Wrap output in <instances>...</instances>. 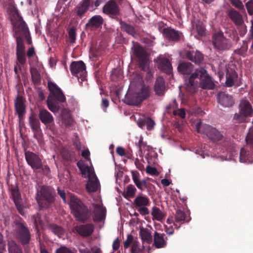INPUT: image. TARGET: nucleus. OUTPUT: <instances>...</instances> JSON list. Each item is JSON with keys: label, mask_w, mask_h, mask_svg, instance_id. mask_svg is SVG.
Returning a JSON list of instances; mask_svg holds the SVG:
<instances>
[{"label": "nucleus", "mask_w": 253, "mask_h": 253, "mask_svg": "<svg viewBox=\"0 0 253 253\" xmlns=\"http://www.w3.org/2000/svg\"><path fill=\"white\" fill-rule=\"evenodd\" d=\"M56 253H74L68 248L65 247H61L56 250Z\"/></svg>", "instance_id": "55"}, {"label": "nucleus", "mask_w": 253, "mask_h": 253, "mask_svg": "<svg viewBox=\"0 0 253 253\" xmlns=\"http://www.w3.org/2000/svg\"><path fill=\"white\" fill-rule=\"evenodd\" d=\"M10 18L15 31L14 36L16 39V54L25 53V48L22 37L28 38V28L17 10H13Z\"/></svg>", "instance_id": "2"}, {"label": "nucleus", "mask_w": 253, "mask_h": 253, "mask_svg": "<svg viewBox=\"0 0 253 253\" xmlns=\"http://www.w3.org/2000/svg\"><path fill=\"white\" fill-rule=\"evenodd\" d=\"M188 217L183 211L180 209L177 210L175 215V228H179L185 221H188Z\"/></svg>", "instance_id": "25"}, {"label": "nucleus", "mask_w": 253, "mask_h": 253, "mask_svg": "<svg viewBox=\"0 0 253 253\" xmlns=\"http://www.w3.org/2000/svg\"><path fill=\"white\" fill-rule=\"evenodd\" d=\"M136 123L138 126L141 128H144L145 126L148 130H152L153 129L155 123L154 121L150 118H144L136 121Z\"/></svg>", "instance_id": "27"}, {"label": "nucleus", "mask_w": 253, "mask_h": 253, "mask_svg": "<svg viewBox=\"0 0 253 253\" xmlns=\"http://www.w3.org/2000/svg\"><path fill=\"white\" fill-rule=\"evenodd\" d=\"M239 111L247 117H251L253 114V109L251 103L247 100H242L239 104Z\"/></svg>", "instance_id": "20"}, {"label": "nucleus", "mask_w": 253, "mask_h": 253, "mask_svg": "<svg viewBox=\"0 0 253 253\" xmlns=\"http://www.w3.org/2000/svg\"><path fill=\"white\" fill-rule=\"evenodd\" d=\"M120 24L123 30L125 31L132 36L135 37L136 35V32L132 26L127 24L126 22L122 21H120Z\"/></svg>", "instance_id": "38"}, {"label": "nucleus", "mask_w": 253, "mask_h": 253, "mask_svg": "<svg viewBox=\"0 0 253 253\" xmlns=\"http://www.w3.org/2000/svg\"><path fill=\"white\" fill-rule=\"evenodd\" d=\"M35 54V49H34V48L33 47L30 48L27 52V55L28 58L31 57Z\"/></svg>", "instance_id": "64"}, {"label": "nucleus", "mask_w": 253, "mask_h": 253, "mask_svg": "<svg viewBox=\"0 0 253 253\" xmlns=\"http://www.w3.org/2000/svg\"><path fill=\"white\" fill-rule=\"evenodd\" d=\"M246 7L249 14L253 15V0H250L246 3Z\"/></svg>", "instance_id": "52"}, {"label": "nucleus", "mask_w": 253, "mask_h": 253, "mask_svg": "<svg viewBox=\"0 0 253 253\" xmlns=\"http://www.w3.org/2000/svg\"><path fill=\"white\" fill-rule=\"evenodd\" d=\"M139 235L143 242L150 243L152 241L153 237L147 229L141 228L140 229Z\"/></svg>", "instance_id": "34"}, {"label": "nucleus", "mask_w": 253, "mask_h": 253, "mask_svg": "<svg viewBox=\"0 0 253 253\" xmlns=\"http://www.w3.org/2000/svg\"><path fill=\"white\" fill-rule=\"evenodd\" d=\"M144 249V246L140 244L138 242L135 241L132 243L131 253H140Z\"/></svg>", "instance_id": "40"}, {"label": "nucleus", "mask_w": 253, "mask_h": 253, "mask_svg": "<svg viewBox=\"0 0 253 253\" xmlns=\"http://www.w3.org/2000/svg\"><path fill=\"white\" fill-rule=\"evenodd\" d=\"M32 81L35 84H38L41 81V76L36 68H32L30 70Z\"/></svg>", "instance_id": "43"}, {"label": "nucleus", "mask_w": 253, "mask_h": 253, "mask_svg": "<svg viewBox=\"0 0 253 253\" xmlns=\"http://www.w3.org/2000/svg\"><path fill=\"white\" fill-rule=\"evenodd\" d=\"M92 2V0H82L80 1L76 8L77 15L82 17L87 11Z\"/></svg>", "instance_id": "21"}, {"label": "nucleus", "mask_w": 253, "mask_h": 253, "mask_svg": "<svg viewBox=\"0 0 253 253\" xmlns=\"http://www.w3.org/2000/svg\"><path fill=\"white\" fill-rule=\"evenodd\" d=\"M238 74L235 71L228 72L226 74L225 85L227 87H231L234 85V80L237 79Z\"/></svg>", "instance_id": "35"}, {"label": "nucleus", "mask_w": 253, "mask_h": 253, "mask_svg": "<svg viewBox=\"0 0 253 253\" xmlns=\"http://www.w3.org/2000/svg\"><path fill=\"white\" fill-rule=\"evenodd\" d=\"M133 237L131 235H128L127 239L124 241V246L125 249H127L130 246V244L134 241H133Z\"/></svg>", "instance_id": "50"}, {"label": "nucleus", "mask_w": 253, "mask_h": 253, "mask_svg": "<svg viewBox=\"0 0 253 253\" xmlns=\"http://www.w3.org/2000/svg\"><path fill=\"white\" fill-rule=\"evenodd\" d=\"M136 189L133 185L130 184L127 186L126 191V195L127 197H132L135 194Z\"/></svg>", "instance_id": "46"}, {"label": "nucleus", "mask_w": 253, "mask_h": 253, "mask_svg": "<svg viewBox=\"0 0 253 253\" xmlns=\"http://www.w3.org/2000/svg\"><path fill=\"white\" fill-rule=\"evenodd\" d=\"M158 29L163 33L164 36L170 41L174 40V30L168 27H165L162 22H159L157 24Z\"/></svg>", "instance_id": "26"}, {"label": "nucleus", "mask_w": 253, "mask_h": 253, "mask_svg": "<svg viewBox=\"0 0 253 253\" xmlns=\"http://www.w3.org/2000/svg\"><path fill=\"white\" fill-rule=\"evenodd\" d=\"M196 130L199 133H204L212 141H218L223 138V135L215 127L209 125H201V122L196 125Z\"/></svg>", "instance_id": "9"}, {"label": "nucleus", "mask_w": 253, "mask_h": 253, "mask_svg": "<svg viewBox=\"0 0 253 253\" xmlns=\"http://www.w3.org/2000/svg\"><path fill=\"white\" fill-rule=\"evenodd\" d=\"M62 123L67 127H70L73 123V120L71 117L68 110L64 109L61 114Z\"/></svg>", "instance_id": "33"}, {"label": "nucleus", "mask_w": 253, "mask_h": 253, "mask_svg": "<svg viewBox=\"0 0 253 253\" xmlns=\"http://www.w3.org/2000/svg\"><path fill=\"white\" fill-rule=\"evenodd\" d=\"M212 42L214 48L218 51L227 50L232 46L230 40L225 37L221 31L215 32L213 34Z\"/></svg>", "instance_id": "8"}, {"label": "nucleus", "mask_w": 253, "mask_h": 253, "mask_svg": "<svg viewBox=\"0 0 253 253\" xmlns=\"http://www.w3.org/2000/svg\"><path fill=\"white\" fill-rule=\"evenodd\" d=\"M183 41V35L181 32L175 30V42Z\"/></svg>", "instance_id": "56"}, {"label": "nucleus", "mask_w": 253, "mask_h": 253, "mask_svg": "<svg viewBox=\"0 0 253 253\" xmlns=\"http://www.w3.org/2000/svg\"><path fill=\"white\" fill-rule=\"evenodd\" d=\"M50 230L54 234L61 237L65 232V230L61 227L56 224H52L50 226Z\"/></svg>", "instance_id": "41"}, {"label": "nucleus", "mask_w": 253, "mask_h": 253, "mask_svg": "<svg viewBox=\"0 0 253 253\" xmlns=\"http://www.w3.org/2000/svg\"><path fill=\"white\" fill-rule=\"evenodd\" d=\"M89 155L90 152L88 149L84 150L82 153V156L88 161H90V159L89 158Z\"/></svg>", "instance_id": "62"}, {"label": "nucleus", "mask_w": 253, "mask_h": 253, "mask_svg": "<svg viewBox=\"0 0 253 253\" xmlns=\"http://www.w3.org/2000/svg\"><path fill=\"white\" fill-rule=\"evenodd\" d=\"M136 145L139 150H141L143 148L146 146V144L143 141V138L142 136H140L139 138V140L138 142L136 143Z\"/></svg>", "instance_id": "54"}, {"label": "nucleus", "mask_w": 253, "mask_h": 253, "mask_svg": "<svg viewBox=\"0 0 253 253\" xmlns=\"http://www.w3.org/2000/svg\"><path fill=\"white\" fill-rule=\"evenodd\" d=\"M69 37L71 42L73 43L76 40V30L74 28H71L69 31Z\"/></svg>", "instance_id": "53"}, {"label": "nucleus", "mask_w": 253, "mask_h": 253, "mask_svg": "<svg viewBox=\"0 0 253 253\" xmlns=\"http://www.w3.org/2000/svg\"><path fill=\"white\" fill-rule=\"evenodd\" d=\"M77 166L81 171L83 177L88 179L86 186L87 191L90 193L97 191L100 185L92 166H86L83 160L79 161L77 163Z\"/></svg>", "instance_id": "5"}, {"label": "nucleus", "mask_w": 253, "mask_h": 253, "mask_svg": "<svg viewBox=\"0 0 253 253\" xmlns=\"http://www.w3.org/2000/svg\"><path fill=\"white\" fill-rule=\"evenodd\" d=\"M39 115L41 122L46 126L54 123L53 117L45 109H41L40 111Z\"/></svg>", "instance_id": "22"}, {"label": "nucleus", "mask_w": 253, "mask_h": 253, "mask_svg": "<svg viewBox=\"0 0 253 253\" xmlns=\"http://www.w3.org/2000/svg\"><path fill=\"white\" fill-rule=\"evenodd\" d=\"M133 56L136 58L142 70H145L149 61L148 54L145 49L138 44H133L131 47Z\"/></svg>", "instance_id": "12"}, {"label": "nucleus", "mask_w": 253, "mask_h": 253, "mask_svg": "<svg viewBox=\"0 0 253 253\" xmlns=\"http://www.w3.org/2000/svg\"><path fill=\"white\" fill-rule=\"evenodd\" d=\"M156 66L161 71L170 74L172 73V66L169 59L164 55L159 56L155 60Z\"/></svg>", "instance_id": "15"}, {"label": "nucleus", "mask_w": 253, "mask_h": 253, "mask_svg": "<svg viewBox=\"0 0 253 253\" xmlns=\"http://www.w3.org/2000/svg\"><path fill=\"white\" fill-rule=\"evenodd\" d=\"M9 253H22V251L20 247L18 246L13 240H10L8 243Z\"/></svg>", "instance_id": "39"}, {"label": "nucleus", "mask_w": 253, "mask_h": 253, "mask_svg": "<svg viewBox=\"0 0 253 253\" xmlns=\"http://www.w3.org/2000/svg\"><path fill=\"white\" fill-rule=\"evenodd\" d=\"M149 91L150 89L148 86L140 84L132 94H126L124 101L128 105H137L149 96Z\"/></svg>", "instance_id": "6"}, {"label": "nucleus", "mask_w": 253, "mask_h": 253, "mask_svg": "<svg viewBox=\"0 0 253 253\" xmlns=\"http://www.w3.org/2000/svg\"><path fill=\"white\" fill-rule=\"evenodd\" d=\"M248 153L244 148L241 149L240 151V160L241 162H245L248 160Z\"/></svg>", "instance_id": "49"}, {"label": "nucleus", "mask_w": 253, "mask_h": 253, "mask_svg": "<svg viewBox=\"0 0 253 253\" xmlns=\"http://www.w3.org/2000/svg\"><path fill=\"white\" fill-rule=\"evenodd\" d=\"M228 15L236 25H240L243 23V21L242 15L238 11L231 9L229 11Z\"/></svg>", "instance_id": "29"}, {"label": "nucleus", "mask_w": 253, "mask_h": 253, "mask_svg": "<svg viewBox=\"0 0 253 253\" xmlns=\"http://www.w3.org/2000/svg\"><path fill=\"white\" fill-rule=\"evenodd\" d=\"M25 155L26 162L33 169L37 170L43 167L42 160L38 154L26 151Z\"/></svg>", "instance_id": "14"}, {"label": "nucleus", "mask_w": 253, "mask_h": 253, "mask_svg": "<svg viewBox=\"0 0 253 253\" xmlns=\"http://www.w3.org/2000/svg\"><path fill=\"white\" fill-rule=\"evenodd\" d=\"M230 0L231 1V3L232 4V5L235 6V7L239 8H242L243 7V3L240 1V0Z\"/></svg>", "instance_id": "57"}, {"label": "nucleus", "mask_w": 253, "mask_h": 253, "mask_svg": "<svg viewBox=\"0 0 253 253\" xmlns=\"http://www.w3.org/2000/svg\"><path fill=\"white\" fill-rule=\"evenodd\" d=\"M36 199L41 207L46 208L54 201V191L50 187L42 186L40 190L37 188Z\"/></svg>", "instance_id": "7"}, {"label": "nucleus", "mask_w": 253, "mask_h": 253, "mask_svg": "<svg viewBox=\"0 0 253 253\" xmlns=\"http://www.w3.org/2000/svg\"><path fill=\"white\" fill-rule=\"evenodd\" d=\"M103 22V19L100 15H95L89 19L86 27L91 30H96L102 26Z\"/></svg>", "instance_id": "19"}, {"label": "nucleus", "mask_w": 253, "mask_h": 253, "mask_svg": "<svg viewBox=\"0 0 253 253\" xmlns=\"http://www.w3.org/2000/svg\"><path fill=\"white\" fill-rule=\"evenodd\" d=\"M146 172L151 175L156 174L157 171L156 169L152 168L150 166H147L146 169Z\"/></svg>", "instance_id": "59"}, {"label": "nucleus", "mask_w": 253, "mask_h": 253, "mask_svg": "<svg viewBox=\"0 0 253 253\" xmlns=\"http://www.w3.org/2000/svg\"><path fill=\"white\" fill-rule=\"evenodd\" d=\"M79 250L81 253H91L90 249L87 248H84L83 244L79 246Z\"/></svg>", "instance_id": "58"}, {"label": "nucleus", "mask_w": 253, "mask_h": 253, "mask_svg": "<svg viewBox=\"0 0 253 253\" xmlns=\"http://www.w3.org/2000/svg\"><path fill=\"white\" fill-rule=\"evenodd\" d=\"M138 211L142 215H146L149 213V210L148 209V208H147L146 207H139Z\"/></svg>", "instance_id": "60"}, {"label": "nucleus", "mask_w": 253, "mask_h": 253, "mask_svg": "<svg viewBox=\"0 0 253 253\" xmlns=\"http://www.w3.org/2000/svg\"><path fill=\"white\" fill-rule=\"evenodd\" d=\"M186 55L189 60L197 64L201 63L204 59L203 54L199 51H187Z\"/></svg>", "instance_id": "24"}, {"label": "nucleus", "mask_w": 253, "mask_h": 253, "mask_svg": "<svg viewBox=\"0 0 253 253\" xmlns=\"http://www.w3.org/2000/svg\"><path fill=\"white\" fill-rule=\"evenodd\" d=\"M137 187L141 190H143L145 188H147V182L144 179L142 180H138L135 183H134Z\"/></svg>", "instance_id": "48"}, {"label": "nucleus", "mask_w": 253, "mask_h": 253, "mask_svg": "<svg viewBox=\"0 0 253 253\" xmlns=\"http://www.w3.org/2000/svg\"><path fill=\"white\" fill-rule=\"evenodd\" d=\"M151 215L153 220H156L158 221H161L165 216V213L157 207L152 208Z\"/></svg>", "instance_id": "31"}, {"label": "nucleus", "mask_w": 253, "mask_h": 253, "mask_svg": "<svg viewBox=\"0 0 253 253\" xmlns=\"http://www.w3.org/2000/svg\"><path fill=\"white\" fill-rule=\"evenodd\" d=\"M70 71L73 75L78 78L80 83H83L86 80V66L83 61L73 62L70 65Z\"/></svg>", "instance_id": "13"}, {"label": "nucleus", "mask_w": 253, "mask_h": 253, "mask_svg": "<svg viewBox=\"0 0 253 253\" xmlns=\"http://www.w3.org/2000/svg\"><path fill=\"white\" fill-rule=\"evenodd\" d=\"M94 225L91 224L80 225L75 226V229L79 234L83 237L90 235L94 230Z\"/></svg>", "instance_id": "18"}, {"label": "nucleus", "mask_w": 253, "mask_h": 253, "mask_svg": "<svg viewBox=\"0 0 253 253\" xmlns=\"http://www.w3.org/2000/svg\"><path fill=\"white\" fill-rule=\"evenodd\" d=\"M91 205L93 221L99 222L104 220L106 217V210L100 198L98 197L96 199H93Z\"/></svg>", "instance_id": "10"}, {"label": "nucleus", "mask_w": 253, "mask_h": 253, "mask_svg": "<svg viewBox=\"0 0 253 253\" xmlns=\"http://www.w3.org/2000/svg\"><path fill=\"white\" fill-rule=\"evenodd\" d=\"M30 124L33 130L37 132L40 128V123L38 120L33 117L30 118Z\"/></svg>", "instance_id": "45"}, {"label": "nucleus", "mask_w": 253, "mask_h": 253, "mask_svg": "<svg viewBox=\"0 0 253 253\" xmlns=\"http://www.w3.org/2000/svg\"><path fill=\"white\" fill-rule=\"evenodd\" d=\"M15 107L19 116L22 115L25 111V107L23 100L22 98L19 96L17 97L15 101Z\"/></svg>", "instance_id": "37"}, {"label": "nucleus", "mask_w": 253, "mask_h": 253, "mask_svg": "<svg viewBox=\"0 0 253 253\" xmlns=\"http://www.w3.org/2000/svg\"><path fill=\"white\" fill-rule=\"evenodd\" d=\"M149 203V198L145 196H137L134 200V204L137 207H147Z\"/></svg>", "instance_id": "32"}, {"label": "nucleus", "mask_w": 253, "mask_h": 253, "mask_svg": "<svg viewBox=\"0 0 253 253\" xmlns=\"http://www.w3.org/2000/svg\"><path fill=\"white\" fill-rule=\"evenodd\" d=\"M14 235L23 245L29 243L31 234L26 226L22 222H16L14 227Z\"/></svg>", "instance_id": "11"}, {"label": "nucleus", "mask_w": 253, "mask_h": 253, "mask_svg": "<svg viewBox=\"0 0 253 253\" xmlns=\"http://www.w3.org/2000/svg\"><path fill=\"white\" fill-rule=\"evenodd\" d=\"M176 115L179 116L181 119H184L186 115L185 109L180 108L175 110V116Z\"/></svg>", "instance_id": "51"}, {"label": "nucleus", "mask_w": 253, "mask_h": 253, "mask_svg": "<svg viewBox=\"0 0 253 253\" xmlns=\"http://www.w3.org/2000/svg\"><path fill=\"white\" fill-rule=\"evenodd\" d=\"M218 102L224 107H231L234 104L232 96L225 92H220L217 95Z\"/></svg>", "instance_id": "17"}, {"label": "nucleus", "mask_w": 253, "mask_h": 253, "mask_svg": "<svg viewBox=\"0 0 253 253\" xmlns=\"http://www.w3.org/2000/svg\"><path fill=\"white\" fill-rule=\"evenodd\" d=\"M196 28L198 33L197 39H200L202 37L206 35V29L202 23L199 22L197 23Z\"/></svg>", "instance_id": "44"}, {"label": "nucleus", "mask_w": 253, "mask_h": 253, "mask_svg": "<svg viewBox=\"0 0 253 253\" xmlns=\"http://www.w3.org/2000/svg\"><path fill=\"white\" fill-rule=\"evenodd\" d=\"M247 117L241 113L239 111L238 113L234 114L233 118V122L234 123L237 124L245 123L247 121Z\"/></svg>", "instance_id": "42"}, {"label": "nucleus", "mask_w": 253, "mask_h": 253, "mask_svg": "<svg viewBox=\"0 0 253 253\" xmlns=\"http://www.w3.org/2000/svg\"><path fill=\"white\" fill-rule=\"evenodd\" d=\"M103 12L107 14L116 15L120 12L118 4L113 0L108 1L103 7Z\"/></svg>", "instance_id": "23"}, {"label": "nucleus", "mask_w": 253, "mask_h": 253, "mask_svg": "<svg viewBox=\"0 0 253 253\" xmlns=\"http://www.w3.org/2000/svg\"><path fill=\"white\" fill-rule=\"evenodd\" d=\"M163 234L155 232L154 236V245L157 248H163L166 244V242L164 238Z\"/></svg>", "instance_id": "28"}, {"label": "nucleus", "mask_w": 253, "mask_h": 253, "mask_svg": "<svg viewBox=\"0 0 253 253\" xmlns=\"http://www.w3.org/2000/svg\"><path fill=\"white\" fill-rule=\"evenodd\" d=\"M132 178L134 183L139 180V173L137 171H132Z\"/></svg>", "instance_id": "63"}, {"label": "nucleus", "mask_w": 253, "mask_h": 253, "mask_svg": "<svg viewBox=\"0 0 253 253\" xmlns=\"http://www.w3.org/2000/svg\"><path fill=\"white\" fill-rule=\"evenodd\" d=\"M14 203H15V206H16L17 210L19 211V212L21 214H23L24 212H23V207H22L21 205L19 204V202L18 201H16V200H14Z\"/></svg>", "instance_id": "61"}, {"label": "nucleus", "mask_w": 253, "mask_h": 253, "mask_svg": "<svg viewBox=\"0 0 253 253\" xmlns=\"http://www.w3.org/2000/svg\"><path fill=\"white\" fill-rule=\"evenodd\" d=\"M215 84L207 70L203 68L196 70L186 81V89L191 93H195L200 87L204 89H213Z\"/></svg>", "instance_id": "1"}, {"label": "nucleus", "mask_w": 253, "mask_h": 253, "mask_svg": "<svg viewBox=\"0 0 253 253\" xmlns=\"http://www.w3.org/2000/svg\"><path fill=\"white\" fill-rule=\"evenodd\" d=\"M17 62L21 65L25 64L27 59L25 53L16 54Z\"/></svg>", "instance_id": "47"}, {"label": "nucleus", "mask_w": 253, "mask_h": 253, "mask_svg": "<svg viewBox=\"0 0 253 253\" xmlns=\"http://www.w3.org/2000/svg\"><path fill=\"white\" fill-rule=\"evenodd\" d=\"M165 89V81L163 78L159 77L157 78L155 85V90L156 93L159 95H162Z\"/></svg>", "instance_id": "30"}, {"label": "nucleus", "mask_w": 253, "mask_h": 253, "mask_svg": "<svg viewBox=\"0 0 253 253\" xmlns=\"http://www.w3.org/2000/svg\"><path fill=\"white\" fill-rule=\"evenodd\" d=\"M70 207L72 213L78 221L85 222L89 220L91 216L90 210L79 199L74 196H71Z\"/></svg>", "instance_id": "4"}, {"label": "nucleus", "mask_w": 253, "mask_h": 253, "mask_svg": "<svg viewBox=\"0 0 253 253\" xmlns=\"http://www.w3.org/2000/svg\"><path fill=\"white\" fill-rule=\"evenodd\" d=\"M178 71L181 74L185 76V83L188 81L191 75L194 74L195 70H194L193 65L190 62H183L178 65Z\"/></svg>", "instance_id": "16"}, {"label": "nucleus", "mask_w": 253, "mask_h": 253, "mask_svg": "<svg viewBox=\"0 0 253 253\" xmlns=\"http://www.w3.org/2000/svg\"><path fill=\"white\" fill-rule=\"evenodd\" d=\"M174 220L172 216L167 218L165 224L166 232L168 234L172 235L174 232Z\"/></svg>", "instance_id": "36"}, {"label": "nucleus", "mask_w": 253, "mask_h": 253, "mask_svg": "<svg viewBox=\"0 0 253 253\" xmlns=\"http://www.w3.org/2000/svg\"><path fill=\"white\" fill-rule=\"evenodd\" d=\"M48 87L50 93L47 99V107L51 112L55 113L60 109L58 103L65 102L66 97L61 89L53 83L48 82Z\"/></svg>", "instance_id": "3"}]
</instances>
